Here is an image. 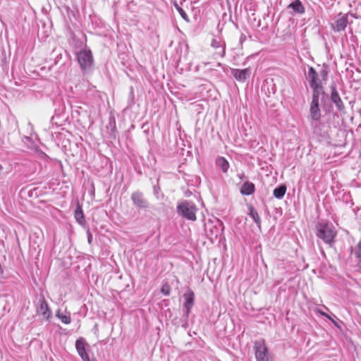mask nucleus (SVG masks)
<instances>
[{"mask_svg": "<svg viewBox=\"0 0 361 361\" xmlns=\"http://www.w3.org/2000/svg\"><path fill=\"white\" fill-rule=\"evenodd\" d=\"M312 89V102H319V96L322 94H324L323 91V86L322 85H317L316 87H310Z\"/></svg>", "mask_w": 361, "mask_h": 361, "instance_id": "obj_18", "label": "nucleus"}, {"mask_svg": "<svg viewBox=\"0 0 361 361\" xmlns=\"http://www.w3.org/2000/svg\"><path fill=\"white\" fill-rule=\"evenodd\" d=\"M348 25V18L342 16L338 18L333 25L334 30L336 32L343 31Z\"/></svg>", "mask_w": 361, "mask_h": 361, "instance_id": "obj_15", "label": "nucleus"}, {"mask_svg": "<svg viewBox=\"0 0 361 361\" xmlns=\"http://www.w3.org/2000/svg\"><path fill=\"white\" fill-rule=\"evenodd\" d=\"M255 357L257 361H269L268 348L264 340L262 339L255 342Z\"/></svg>", "mask_w": 361, "mask_h": 361, "instance_id": "obj_5", "label": "nucleus"}, {"mask_svg": "<svg viewBox=\"0 0 361 361\" xmlns=\"http://www.w3.org/2000/svg\"><path fill=\"white\" fill-rule=\"evenodd\" d=\"M212 47L215 49H220V52H217L221 57H224L225 56V44H222L220 40L216 39H214L212 42Z\"/></svg>", "mask_w": 361, "mask_h": 361, "instance_id": "obj_20", "label": "nucleus"}, {"mask_svg": "<svg viewBox=\"0 0 361 361\" xmlns=\"http://www.w3.org/2000/svg\"><path fill=\"white\" fill-rule=\"evenodd\" d=\"M216 165L221 169L224 173H226L229 169V163L223 157H219L216 160Z\"/></svg>", "mask_w": 361, "mask_h": 361, "instance_id": "obj_17", "label": "nucleus"}, {"mask_svg": "<svg viewBox=\"0 0 361 361\" xmlns=\"http://www.w3.org/2000/svg\"><path fill=\"white\" fill-rule=\"evenodd\" d=\"M322 113L319 107V102L311 101L310 106V124L315 134L322 135V127L323 123L321 122Z\"/></svg>", "mask_w": 361, "mask_h": 361, "instance_id": "obj_2", "label": "nucleus"}, {"mask_svg": "<svg viewBox=\"0 0 361 361\" xmlns=\"http://www.w3.org/2000/svg\"><path fill=\"white\" fill-rule=\"evenodd\" d=\"M231 71L234 78L241 82H245L251 75L250 68L245 69L231 68Z\"/></svg>", "mask_w": 361, "mask_h": 361, "instance_id": "obj_10", "label": "nucleus"}, {"mask_svg": "<svg viewBox=\"0 0 361 361\" xmlns=\"http://www.w3.org/2000/svg\"><path fill=\"white\" fill-rule=\"evenodd\" d=\"M249 215L253 219V221L256 223L259 228L261 226V219L257 210L252 207L250 206L249 208Z\"/></svg>", "mask_w": 361, "mask_h": 361, "instance_id": "obj_19", "label": "nucleus"}, {"mask_svg": "<svg viewBox=\"0 0 361 361\" xmlns=\"http://www.w3.org/2000/svg\"><path fill=\"white\" fill-rule=\"evenodd\" d=\"M197 211V208L196 205L191 202L189 201H183L178 204L177 206V212L178 214L181 215L183 217L187 219L190 221H195L197 219L196 212Z\"/></svg>", "mask_w": 361, "mask_h": 361, "instance_id": "obj_4", "label": "nucleus"}, {"mask_svg": "<svg viewBox=\"0 0 361 361\" xmlns=\"http://www.w3.org/2000/svg\"><path fill=\"white\" fill-rule=\"evenodd\" d=\"M358 212H359L360 218L361 219V209H359Z\"/></svg>", "mask_w": 361, "mask_h": 361, "instance_id": "obj_35", "label": "nucleus"}, {"mask_svg": "<svg viewBox=\"0 0 361 361\" xmlns=\"http://www.w3.org/2000/svg\"><path fill=\"white\" fill-rule=\"evenodd\" d=\"M286 192V186L285 185H281L274 190L273 195L276 199L281 200L283 197Z\"/></svg>", "mask_w": 361, "mask_h": 361, "instance_id": "obj_21", "label": "nucleus"}, {"mask_svg": "<svg viewBox=\"0 0 361 361\" xmlns=\"http://www.w3.org/2000/svg\"><path fill=\"white\" fill-rule=\"evenodd\" d=\"M153 193L158 200H161L164 197V195L161 192V188L158 185H154Z\"/></svg>", "mask_w": 361, "mask_h": 361, "instance_id": "obj_26", "label": "nucleus"}, {"mask_svg": "<svg viewBox=\"0 0 361 361\" xmlns=\"http://www.w3.org/2000/svg\"><path fill=\"white\" fill-rule=\"evenodd\" d=\"M130 95H132V97H133V87H130Z\"/></svg>", "mask_w": 361, "mask_h": 361, "instance_id": "obj_32", "label": "nucleus"}, {"mask_svg": "<svg viewBox=\"0 0 361 361\" xmlns=\"http://www.w3.org/2000/svg\"><path fill=\"white\" fill-rule=\"evenodd\" d=\"M77 60L80 68L84 73H89L92 71L94 60L92 51L87 49H82L77 53Z\"/></svg>", "mask_w": 361, "mask_h": 361, "instance_id": "obj_3", "label": "nucleus"}, {"mask_svg": "<svg viewBox=\"0 0 361 361\" xmlns=\"http://www.w3.org/2000/svg\"><path fill=\"white\" fill-rule=\"evenodd\" d=\"M216 51L215 52V54L216 55H219L218 54H216L217 52H220V49H216Z\"/></svg>", "mask_w": 361, "mask_h": 361, "instance_id": "obj_34", "label": "nucleus"}, {"mask_svg": "<svg viewBox=\"0 0 361 361\" xmlns=\"http://www.w3.org/2000/svg\"><path fill=\"white\" fill-rule=\"evenodd\" d=\"M316 235L329 247H332L335 243L337 231L331 223L319 222L316 225Z\"/></svg>", "mask_w": 361, "mask_h": 361, "instance_id": "obj_1", "label": "nucleus"}, {"mask_svg": "<svg viewBox=\"0 0 361 361\" xmlns=\"http://www.w3.org/2000/svg\"><path fill=\"white\" fill-rule=\"evenodd\" d=\"M205 231L208 238L212 242L216 240L221 235V230L217 226H214L212 224H209L206 226Z\"/></svg>", "mask_w": 361, "mask_h": 361, "instance_id": "obj_13", "label": "nucleus"}, {"mask_svg": "<svg viewBox=\"0 0 361 361\" xmlns=\"http://www.w3.org/2000/svg\"><path fill=\"white\" fill-rule=\"evenodd\" d=\"M330 321H331V322L338 328H340V326H338V323L331 318V319H329Z\"/></svg>", "mask_w": 361, "mask_h": 361, "instance_id": "obj_31", "label": "nucleus"}, {"mask_svg": "<svg viewBox=\"0 0 361 361\" xmlns=\"http://www.w3.org/2000/svg\"><path fill=\"white\" fill-rule=\"evenodd\" d=\"M88 241H89V243H90V242H91V238H90V237H89V238H88Z\"/></svg>", "mask_w": 361, "mask_h": 361, "instance_id": "obj_37", "label": "nucleus"}, {"mask_svg": "<svg viewBox=\"0 0 361 361\" xmlns=\"http://www.w3.org/2000/svg\"><path fill=\"white\" fill-rule=\"evenodd\" d=\"M56 317L59 318L62 323L65 324H69L71 322V317L70 316V314H63L60 310H58L56 312Z\"/></svg>", "mask_w": 361, "mask_h": 361, "instance_id": "obj_23", "label": "nucleus"}, {"mask_svg": "<svg viewBox=\"0 0 361 361\" xmlns=\"http://www.w3.org/2000/svg\"><path fill=\"white\" fill-rule=\"evenodd\" d=\"M319 76H320L322 79V80L326 81L327 80L329 71L328 68L326 66H323L322 68L320 70L319 73H318Z\"/></svg>", "mask_w": 361, "mask_h": 361, "instance_id": "obj_25", "label": "nucleus"}, {"mask_svg": "<svg viewBox=\"0 0 361 361\" xmlns=\"http://www.w3.org/2000/svg\"><path fill=\"white\" fill-rule=\"evenodd\" d=\"M240 191L243 195H252L255 191V184L247 180L242 185Z\"/></svg>", "mask_w": 361, "mask_h": 361, "instance_id": "obj_14", "label": "nucleus"}, {"mask_svg": "<svg viewBox=\"0 0 361 361\" xmlns=\"http://www.w3.org/2000/svg\"><path fill=\"white\" fill-rule=\"evenodd\" d=\"M175 7L177 9V11H178L180 16L185 21L189 22V18H188V16L187 13H185V11L181 7H180L177 4H175Z\"/></svg>", "mask_w": 361, "mask_h": 361, "instance_id": "obj_27", "label": "nucleus"}, {"mask_svg": "<svg viewBox=\"0 0 361 361\" xmlns=\"http://www.w3.org/2000/svg\"><path fill=\"white\" fill-rule=\"evenodd\" d=\"M74 216L76 221L79 224H82L85 222L83 211L82 207L80 204L77 205V207L75 210Z\"/></svg>", "mask_w": 361, "mask_h": 361, "instance_id": "obj_22", "label": "nucleus"}, {"mask_svg": "<svg viewBox=\"0 0 361 361\" xmlns=\"http://www.w3.org/2000/svg\"><path fill=\"white\" fill-rule=\"evenodd\" d=\"M190 194H191V192H187V193H185V195H186V196H189Z\"/></svg>", "mask_w": 361, "mask_h": 361, "instance_id": "obj_36", "label": "nucleus"}, {"mask_svg": "<svg viewBox=\"0 0 361 361\" xmlns=\"http://www.w3.org/2000/svg\"><path fill=\"white\" fill-rule=\"evenodd\" d=\"M37 312L46 320H49L52 317L51 311L44 297L41 298L38 301Z\"/></svg>", "mask_w": 361, "mask_h": 361, "instance_id": "obj_7", "label": "nucleus"}, {"mask_svg": "<svg viewBox=\"0 0 361 361\" xmlns=\"http://www.w3.org/2000/svg\"><path fill=\"white\" fill-rule=\"evenodd\" d=\"M86 343L82 338L78 339L75 342V348L78 353L83 361H90L89 356L86 352Z\"/></svg>", "mask_w": 361, "mask_h": 361, "instance_id": "obj_11", "label": "nucleus"}, {"mask_svg": "<svg viewBox=\"0 0 361 361\" xmlns=\"http://www.w3.org/2000/svg\"><path fill=\"white\" fill-rule=\"evenodd\" d=\"M131 200L135 207L140 209H146L149 206L147 200L144 197L142 192L140 191L132 193Z\"/></svg>", "mask_w": 361, "mask_h": 361, "instance_id": "obj_8", "label": "nucleus"}, {"mask_svg": "<svg viewBox=\"0 0 361 361\" xmlns=\"http://www.w3.org/2000/svg\"><path fill=\"white\" fill-rule=\"evenodd\" d=\"M307 77L309 80L310 87H317V85H322V81L319 78V74L313 67H309Z\"/></svg>", "mask_w": 361, "mask_h": 361, "instance_id": "obj_12", "label": "nucleus"}, {"mask_svg": "<svg viewBox=\"0 0 361 361\" xmlns=\"http://www.w3.org/2000/svg\"><path fill=\"white\" fill-rule=\"evenodd\" d=\"M238 176L239 177L240 179L243 180V179H245L247 178V177L245 176V174L243 173H238Z\"/></svg>", "mask_w": 361, "mask_h": 361, "instance_id": "obj_30", "label": "nucleus"}, {"mask_svg": "<svg viewBox=\"0 0 361 361\" xmlns=\"http://www.w3.org/2000/svg\"><path fill=\"white\" fill-rule=\"evenodd\" d=\"M288 8H291L293 11L298 14H303L305 12V6L300 0H295L288 6Z\"/></svg>", "mask_w": 361, "mask_h": 361, "instance_id": "obj_16", "label": "nucleus"}, {"mask_svg": "<svg viewBox=\"0 0 361 361\" xmlns=\"http://www.w3.org/2000/svg\"><path fill=\"white\" fill-rule=\"evenodd\" d=\"M161 292L164 295L169 296L171 293V286L168 283L163 284L161 288Z\"/></svg>", "mask_w": 361, "mask_h": 361, "instance_id": "obj_28", "label": "nucleus"}, {"mask_svg": "<svg viewBox=\"0 0 361 361\" xmlns=\"http://www.w3.org/2000/svg\"><path fill=\"white\" fill-rule=\"evenodd\" d=\"M353 253L355 257L358 259L359 262L361 261V241H360L357 245L355 247L353 250Z\"/></svg>", "mask_w": 361, "mask_h": 361, "instance_id": "obj_24", "label": "nucleus"}, {"mask_svg": "<svg viewBox=\"0 0 361 361\" xmlns=\"http://www.w3.org/2000/svg\"><path fill=\"white\" fill-rule=\"evenodd\" d=\"M331 94L330 99L333 104H335L336 109L340 112L345 111V105L343 102L342 101L338 92L336 89V85L335 84H332L330 87Z\"/></svg>", "mask_w": 361, "mask_h": 361, "instance_id": "obj_6", "label": "nucleus"}, {"mask_svg": "<svg viewBox=\"0 0 361 361\" xmlns=\"http://www.w3.org/2000/svg\"><path fill=\"white\" fill-rule=\"evenodd\" d=\"M317 312L319 313L321 315L325 317L326 318L329 319H331V317L327 314L326 313H325L324 312L320 310H317Z\"/></svg>", "mask_w": 361, "mask_h": 361, "instance_id": "obj_29", "label": "nucleus"}, {"mask_svg": "<svg viewBox=\"0 0 361 361\" xmlns=\"http://www.w3.org/2000/svg\"><path fill=\"white\" fill-rule=\"evenodd\" d=\"M183 298L185 300L183 306L186 310L185 314L188 317L195 303V294L193 291L191 289H188V290L183 294Z\"/></svg>", "mask_w": 361, "mask_h": 361, "instance_id": "obj_9", "label": "nucleus"}, {"mask_svg": "<svg viewBox=\"0 0 361 361\" xmlns=\"http://www.w3.org/2000/svg\"><path fill=\"white\" fill-rule=\"evenodd\" d=\"M3 169V166L0 164V173L2 172Z\"/></svg>", "mask_w": 361, "mask_h": 361, "instance_id": "obj_33", "label": "nucleus"}]
</instances>
